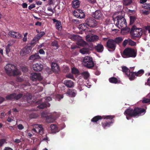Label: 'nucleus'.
Returning <instances> with one entry per match:
<instances>
[{
  "instance_id": "nucleus-1",
  "label": "nucleus",
  "mask_w": 150,
  "mask_h": 150,
  "mask_svg": "<svg viewBox=\"0 0 150 150\" xmlns=\"http://www.w3.org/2000/svg\"><path fill=\"white\" fill-rule=\"evenodd\" d=\"M146 112V110L144 108L135 107L134 109L131 108H127L124 114L126 115V119L129 120L132 117H138L141 115H144Z\"/></svg>"
},
{
  "instance_id": "nucleus-2",
  "label": "nucleus",
  "mask_w": 150,
  "mask_h": 150,
  "mask_svg": "<svg viewBox=\"0 0 150 150\" xmlns=\"http://www.w3.org/2000/svg\"><path fill=\"white\" fill-rule=\"evenodd\" d=\"M4 68L6 74L9 76H17L20 73L17 67L11 64H7Z\"/></svg>"
},
{
  "instance_id": "nucleus-3",
  "label": "nucleus",
  "mask_w": 150,
  "mask_h": 150,
  "mask_svg": "<svg viewBox=\"0 0 150 150\" xmlns=\"http://www.w3.org/2000/svg\"><path fill=\"white\" fill-rule=\"evenodd\" d=\"M137 55V51L134 49L129 47L125 48L121 53V55L124 58H134Z\"/></svg>"
},
{
  "instance_id": "nucleus-4",
  "label": "nucleus",
  "mask_w": 150,
  "mask_h": 150,
  "mask_svg": "<svg viewBox=\"0 0 150 150\" xmlns=\"http://www.w3.org/2000/svg\"><path fill=\"white\" fill-rule=\"evenodd\" d=\"M114 23L120 29H124L127 26L126 20L122 16H117L114 20Z\"/></svg>"
},
{
  "instance_id": "nucleus-5",
  "label": "nucleus",
  "mask_w": 150,
  "mask_h": 150,
  "mask_svg": "<svg viewBox=\"0 0 150 150\" xmlns=\"http://www.w3.org/2000/svg\"><path fill=\"white\" fill-rule=\"evenodd\" d=\"M130 33L132 38L134 39L135 38H139L142 36L143 32L142 28H137L133 26L131 28Z\"/></svg>"
},
{
  "instance_id": "nucleus-6",
  "label": "nucleus",
  "mask_w": 150,
  "mask_h": 150,
  "mask_svg": "<svg viewBox=\"0 0 150 150\" xmlns=\"http://www.w3.org/2000/svg\"><path fill=\"white\" fill-rule=\"evenodd\" d=\"M42 99H41L36 102L37 103L38 105L37 106L38 108L40 109H43L50 106V104L48 102L52 100V98L50 97H48L46 98L44 102H42Z\"/></svg>"
},
{
  "instance_id": "nucleus-7",
  "label": "nucleus",
  "mask_w": 150,
  "mask_h": 150,
  "mask_svg": "<svg viewBox=\"0 0 150 150\" xmlns=\"http://www.w3.org/2000/svg\"><path fill=\"white\" fill-rule=\"evenodd\" d=\"M83 64L84 66L89 68L93 67L94 66V63L91 57H85L83 61Z\"/></svg>"
},
{
  "instance_id": "nucleus-8",
  "label": "nucleus",
  "mask_w": 150,
  "mask_h": 150,
  "mask_svg": "<svg viewBox=\"0 0 150 150\" xmlns=\"http://www.w3.org/2000/svg\"><path fill=\"white\" fill-rule=\"evenodd\" d=\"M108 116H110V118H103V119H106L107 120H105V122H103L101 123L102 127L105 129L107 128L108 127H110L114 123V120L113 119V118L115 117L114 116L109 115Z\"/></svg>"
},
{
  "instance_id": "nucleus-9",
  "label": "nucleus",
  "mask_w": 150,
  "mask_h": 150,
  "mask_svg": "<svg viewBox=\"0 0 150 150\" xmlns=\"http://www.w3.org/2000/svg\"><path fill=\"white\" fill-rule=\"evenodd\" d=\"M85 22L88 26L91 28H94L98 24V22L93 17H88L85 19Z\"/></svg>"
},
{
  "instance_id": "nucleus-10",
  "label": "nucleus",
  "mask_w": 150,
  "mask_h": 150,
  "mask_svg": "<svg viewBox=\"0 0 150 150\" xmlns=\"http://www.w3.org/2000/svg\"><path fill=\"white\" fill-rule=\"evenodd\" d=\"M23 95L22 93H19L17 94L16 93H13L6 96V98L7 100H17L22 97Z\"/></svg>"
},
{
  "instance_id": "nucleus-11",
  "label": "nucleus",
  "mask_w": 150,
  "mask_h": 150,
  "mask_svg": "<svg viewBox=\"0 0 150 150\" xmlns=\"http://www.w3.org/2000/svg\"><path fill=\"white\" fill-rule=\"evenodd\" d=\"M116 45L113 39H109L106 42V47L108 49H110L112 51H114L116 48Z\"/></svg>"
},
{
  "instance_id": "nucleus-12",
  "label": "nucleus",
  "mask_w": 150,
  "mask_h": 150,
  "mask_svg": "<svg viewBox=\"0 0 150 150\" xmlns=\"http://www.w3.org/2000/svg\"><path fill=\"white\" fill-rule=\"evenodd\" d=\"M36 125L38 127L36 128H33L32 129V131L35 133H38L40 135H42L43 133L44 129L43 125H42L37 124Z\"/></svg>"
},
{
  "instance_id": "nucleus-13",
  "label": "nucleus",
  "mask_w": 150,
  "mask_h": 150,
  "mask_svg": "<svg viewBox=\"0 0 150 150\" xmlns=\"http://www.w3.org/2000/svg\"><path fill=\"white\" fill-rule=\"evenodd\" d=\"M30 78L32 80L35 81L37 80L40 81L42 79V77L40 73H32L31 74Z\"/></svg>"
},
{
  "instance_id": "nucleus-14",
  "label": "nucleus",
  "mask_w": 150,
  "mask_h": 150,
  "mask_svg": "<svg viewBox=\"0 0 150 150\" xmlns=\"http://www.w3.org/2000/svg\"><path fill=\"white\" fill-rule=\"evenodd\" d=\"M92 16L95 19H100L102 18L103 14L100 10H97L92 13Z\"/></svg>"
},
{
  "instance_id": "nucleus-15",
  "label": "nucleus",
  "mask_w": 150,
  "mask_h": 150,
  "mask_svg": "<svg viewBox=\"0 0 150 150\" xmlns=\"http://www.w3.org/2000/svg\"><path fill=\"white\" fill-rule=\"evenodd\" d=\"M110 116L103 115L101 116L100 115H97L93 117L91 120V121L93 122L96 123L99 120L102 119L107 118H109Z\"/></svg>"
},
{
  "instance_id": "nucleus-16",
  "label": "nucleus",
  "mask_w": 150,
  "mask_h": 150,
  "mask_svg": "<svg viewBox=\"0 0 150 150\" xmlns=\"http://www.w3.org/2000/svg\"><path fill=\"white\" fill-rule=\"evenodd\" d=\"M99 38L96 35H88L86 37V39L87 41L94 42L97 40Z\"/></svg>"
},
{
  "instance_id": "nucleus-17",
  "label": "nucleus",
  "mask_w": 150,
  "mask_h": 150,
  "mask_svg": "<svg viewBox=\"0 0 150 150\" xmlns=\"http://www.w3.org/2000/svg\"><path fill=\"white\" fill-rule=\"evenodd\" d=\"M33 69L35 71L38 72L42 71L43 68V65L40 63H36L33 65Z\"/></svg>"
},
{
  "instance_id": "nucleus-18",
  "label": "nucleus",
  "mask_w": 150,
  "mask_h": 150,
  "mask_svg": "<svg viewBox=\"0 0 150 150\" xmlns=\"http://www.w3.org/2000/svg\"><path fill=\"white\" fill-rule=\"evenodd\" d=\"M52 20L54 23H56L55 26L56 28L59 30H61L62 28L61 21L55 19H53Z\"/></svg>"
},
{
  "instance_id": "nucleus-19",
  "label": "nucleus",
  "mask_w": 150,
  "mask_h": 150,
  "mask_svg": "<svg viewBox=\"0 0 150 150\" xmlns=\"http://www.w3.org/2000/svg\"><path fill=\"white\" fill-rule=\"evenodd\" d=\"M95 49L98 52L100 53L103 51L104 48L103 45L100 43L98 44L95 47Z\"/></svg>"
},
{
  "instance_id": "nucleus-20",
  "label": "nucleus",
  "mask_w": 150,
  "mask_h": 150,
  "mask_svg": "<svg viewBox=\"0 0 150 150\" xmlns=\"http://www.w3.org/2000/svg\"><path fill=\"white\" fill-rule=\"evenodd\" d=\"M40 58V57L38 53H35L34 54L31 55L29 58V59L35 61Z\"/></svg>"
},
{
  "instance_id": "nucleus-21",
  "label": "nucleus",
  "mask_w": 150,
  "mask_h": 150,
  "mask_svg": "<svg viewBox=\"0 0 150 150\" xmlns=\"http://www.w3.org/2000/svg\"><path fill=\"white\" fill-rule=\"evenodd\" d=\"M88 27L86 23L81 24L79 25L78 26V28L81 30L85 32L88 31Z\"/></svg>"
},
{
  "instance_id": "nucleus-22",
  "label": "nucleus",
  "mask_w": 150,
  "mask_h": 150,
  "mask_svg": "<svg viewBox=\"0 0 150 150\" xmlns=\"http://www.w3.org/2000/svg\"><path fill=\"white\" fill-rule=\"evenodd\" d=\"M32 49L27 45L24 47L22 50L21 52L24 55H26L29 53L31 51Z\"/></svg>"
},
{
  "instance_id": "nucleus-23",
  "label": "nucleus",
  "mask_w": 150,
  "mask_h": 150,
  "mask_svg": "<svg viewBox=\"0 0 150 150\" xmlns=\"http://www.w3.org/2000/svg\"><path fill=\"white\" fill-rule=\"evenodd\" d=\"M51 68L52 71L55 73H57L59 71V68L57 64L53 62L51 65Z\"/></svg>"
},
{
  "instance_id": "nucleus-24",
  "label": "nucleus",
  "mask_w": 150,
  "mask_h": 150,
  "mask_svg": "<svg viewBox=\"0 0 150 150\" xmlns=\"http://www.w3.org/2000/svg\"><path fill=\"white\" fill-rule=\"evenodd\" d=\"M64 84L68 88L72 87L74 85V83L70 80H66L64 81Z\"/></svg>"
},
{
  "instance_id": "nucleus-25",
  "label": "nucleus",
  "mask_w": 150,
  "mask_h": 150,
  "mask_svg": "<svg viewBox=\"0 0 150 150\" xmlns=\"http://www.w3.org/2000/svg\"><path fill=\"white\" fill-rule=\"evenodd\" d=\"M67 93L68 94L69 96L71 97H74L76 95V91L75 90L69 89L67 91Z\"/></svg>"
},
{
  "instance_id": "nucleus-26",
  "label": "nucleus",
  "mask_w": 150,
  "mask_h": 150,
  "mask_svg": "<svg viewBox=\"0 0 150 150\" xmlns=\"http://www.w3.org/2000/svg\"><path fill=\"white\" fill-rule=\"evenodd\" d=\"M50 127L51 129V132L52 133H55L58 132L59 130L57 126L54 124H52L51 125Z\"/></svg>"
},
{
  "instance_id": "nucleus-27",
  "label": "nucleus",
  "mask_w": 150,
  "mask_h": 150,
  "mask_svg": "<svg viewBox=\"0 0 150 150\" xmlns=\"http://www.w3.org/2000/svg\"><path fill=\"white\" fill-rule=\"evenodd\" d=\"M127 76L130 80H134L136 78L135 77L136 76L135 72L130 71L129 75Z\"/></svg>"
},
{
  "instance_id": "nucleus-28",
  "label": "nucleus",
  "mask_w": 150,
  "mask_h": 150,
  "mask_svg": "<svg viewBox=\"0 0 150 150\" xmlns=\"http://www.w3.org/2000/svg\"><path fill=\"white\" fill-rule=\"evenodd\" d=\"M45 33L44 31H41L37 35V37H35L33 38V40H35L36 39V40H38L41 37L45 35Z\"/></svg>"
},
{
  "instance_id": "nucleus-29",
  "label": "nucleus",
  "mask_w": 150,
  "mask_h": 150,
  "mask_svg": "<svg viewBox=\"0 0 150 150\" xmlns=\"http://www.w3.org/2000/svg\"><path fill=\"white\" fill-rule=\"evenodd\" d=\"M122 71L125 74L127 75H129L130 74V70L129 69L125 66H122Z\"/></svg>"
},
{
  "instance_id": "nucleus-30",
  "label": "nucleus",
  "mask_w": 150,
  "mask_h": 150,
  "mask_svg": "<svg viewBox=\"0 0 150 150\" xmlns=\"http://www.w3.org/2000/svg\"><path fill=\"white\" fill-rule=\"evenodd\" d=\"M109 81L112 83L116 84L118 82V80L116 77H114L110 78L109 79Z\"/></svg>"
},
{
  "instance_id": "nucleus-31",
  "label": "nucleus",
  "mask_w": 150,
  "mask_h": 150,
  "mask_svg": "<svg viewBox=\"0 0 150 150\" xmlns=\"http://www.w3.org/2000/svg\"><path fill=\"white\" fill-rule=\"evenodd\" d=\"M72 6L74 8H78L79 6V0H76L72 2Z\"/></svg>"
},
{
  "instance_id": "nucleus-32",
  "label": "nucleus",
  "mask_w": 150,
  "mask_h": 150,
  "mask_svg": "<svg viewBox=\"0 0 150 150\" xmlns=\"http://www.w3.org/2000/svg\"><path fill=\"white\" fill-rule=\"evenodd\" d=\"M77 45L81 46H84L86 45V42L83 40L81 39L78 40L76 42Z\"/></svg>"
},
{
  "instance_id": "nucleus-33",
  "label": "nucleus",
  "mask_w": 150,
  "mask_h": 150,
  "mask_svg": "<svg viewBox=\"0 0 150 150\" xmlns=\"http://www.w3.org/2000/svg\"><path fill=\"white\" fill-rule=\"evenodd\" d=\"M114 40L115 42L116 45L117 44H119L121 42L123 39L122 37H118L115 38Z\"/></svg>"
},
{
  "instance_id": "nucleus-34",
  "label": "nucleus",
  "mask_w": 150,
  "mask_h": 150,
  "mask_svg": "<svg viewBox=\"0 0 150 150\" xmlns=\"http://www.w3.org/2000/svg\"><path fill=\"white\" fill-rule=\"evenodd\" d=\"M52 46H53L54 50L57 49L59 47L58 44L56 40H54L52 43Z\"/></svg>"
},
{
  "instance_id": "nucleus-35",
  "label": "nucleus",
  "mask_w": 150,
  "mask_h": 150,
  "mask_svg": "<svg viewBox=\"0 0 150 150\" xmlns=\"http://www.w3.org/2000/svg\"><path fill=\"white\" fill-rule=\"evenodd\" d=\"M89 51V49L88 48L84 47L80 50V52L83 54L88 53Z\"/></svg>"
},
{
  "instance_id": "nucleus-36",
  "label": "nucleus",
  "mask_w": 150,
  "mask_h": 150,
  "mask_svg": "<svg viewBox=\"0 0 150 150\" xmlns=\"http://www.w3.org/2000/svg\"><path fill=\"white\" fill-rule=\"evenodd\" d=\"M81 75L85 79H87L89 76V74L88 71H84L81 73Z\"/></svg>"
},
{
  "instance_id": "nucleus-37",
  "label": "nucleus",
  "mask_w": 150,
  "mask_h": 150,
  "mask_svg": "<svg viewBox=\"0 0 150 150\" xmlns=\"http://www.w3.org/2000/svg\"><path fill=\"white\" fill-rule=\"evenodd\" d=\"M132 3V0H123V4L124 5L126 6L130 5Z\"/></svg>"
},
{
  "instance_id": "nucleus-38",
  "label": "nucleus",
  "mask_w": 150,
  "mask_h": 150,
  "mask_svg": "<svg viewBox=\"0 0 150 150\" xmlns=\"http://www.w3.org/2000/svg\"><path fill=\"white\" fill-rule=\"evenodd\" d=\"M135 72L136 75L137 76H141L144 73V71L143 69H140L137 72Z\"/></svg>"
},
{
  "instance_id": "nucleus-39",
  "label": "nucleus",
  "mask_w": 150,
  "mask_h": 150,
  "mask_svg": "<svg viewBox=\"0 0 150 150\" xmlns=\"http://www.w3.org/2000/svg\"><path fill=\"white\" fill-rule=\"evenodd\" d=\"M16 32L13 31H10L8 33V35L10 37L16 38Z\"/></svg>"
},
{
  "instance_id": "nucleus-40",
  "label": "nucleus",
  "mask_w": 150,
  "mask_h": 150,
  "mask_svg": "<svg viewBox=\"0 0 150 150\" xmlns=\"http://www.w3.org/2000/svg\"><path fill=\"white\" fill-rule=\"evenodd\" d=\"M54 121L53 119L51 116H48L47 117L46 119V122L48 123H51Z\"/></svg>"
},
{
  "instance_id": "nucleus-41",
  "label": "nucleus",
  "mask_w": 150,
  "mask_h": 150,
  "mask_svg": "<svg viewBox=\"0 0 150 150\" xmlns=\"http://www.w3.org/2000/svg\"><path fill=\"white\" fill-rule=\"evenodd\" d=\"M38 41V40H36V39L34 40H33L32 42L28 44L27 46L30 47H31V49H32V48L35 45V42Z\"/></svg>"
},
{
  "instance_id": "nucleus-42",
  "label": "nucleus",
  "mask_w": 150,
  "mask_h": 150,
  "mask_svg": "<svg viewBox=\"0 0 150 150\" xmlns=\"http://www.w3.org/2000/svg\"><path fill=\"white\" fill-rule=\"evenodd\" d=\"M142 7L145 9L150 10V3H146L143 4Z\"/></svg>"
},
{
  "instance_id": "nucleus-43",
  "label": "nucleus",
  "mask_w": 150,
  "mask_h": 150,
  "mask_svg": "<svg viewBox=\"0 0 150 150\" xmlns=\"http://www.w3.org/2000/svg\"><path fill=\"white\" fill-rule=\"evenodd\" d=\"M130 18V24L131 25L136 20V18L134 16H130L129 17Z\"/></svg>"
},
{
  "instance_id": "nucleus-44",
  "label": "nucleus",
  "mask_w": 150,
  "mask_h": 150,
  "mask_svg": "<svg viewBox=\"0 0 150 150\" xmlns=\"http://www.w3.org/2000/svg\"><path fill=\"white\" fill-rule=\"evenodd\" d=\"M6 53L8 56H9V53L10 52V49L9 47V45L8 44L6 47Z\"/></svg>"
},
{
  "instance_id": "nucleus-45",
  "label": "nucleus",
  "mask_w": 150,
  "mask_h": 150,
  "mask_svg": "<svg viewBox=\"0 0 150 150\" xmlns=\"http://www.w3.org/2000/svg\"><path fill=\"white\" fill-rule=\"evenodd\" d=\"M141 13L143 15H147L150 13V12L149 11H147L145 10H142L141 11Z\"/></svg>"
},
{
  "instance_id": "nucleus-46",
  "label": "nucleus",
  "mask_w": 150,
  "mask_h": 150,
  "mask_svg": "<svg viewBox=\"0 0 150 150\" xmlns=\"http://www.w3.org/2000/svg\"><path fill=\"white\" fill-rule=\"evenodd\" d=\"M142 103H149L150 104V98H144L142 100Z\"/></svg>"
},
{
  "instance_id": "nucleus-47",
  "label": "nucleus",
  "mask_w": 150,
  "mask_h": 150,
  "mask_svg": "<svg viewBox=\"0 0 150 150\" xmlns=\"http://www.w3.org/2000/svg\"><path fill=\"white\" fill-rule=\"evenodd\" d=\"M128 44L131 46H133L136 45V43L134 41H132L130 39H129Z\"/></svg>"
},
{
  "instance_id": "nucleus-48",
  "label": "nucleus",
  "mask_w": 150,
  "mask_h": 150,
  "mask_svg": "<svg viewBox=\"0 0 150 150\" xmlns=\"http://www.w3.org/2000/svg\"><path fill=\"white\" fill-rule=\"evenodd\" d=\"M38 115L34 112L32 113L30 115V117L33 118H36L38 117Z\"/></svg>"
},
{
  "instance_id": "nucleus-49",
  "label": "nucleus",
  "mask_w": 150,
  "mask_h": 150,
  "mask_svg": "<svg viewBox=\"0 0 150 150\" xmlns=\"http://www.w3.org/2000/svg\"><path fill=\"white\" fill-rule=\"evenodd\" d=\"M71 71L72 73L74 74H78L79 72V70L75 68H72L71 69Z\"/></svg>"
},
{
  "instance_id": "nucleus-50",
  "label": "nucleus",
  "mask_w": 150,
  "mask_h": 150,
  "mask_svg": "<svg viewBox=\"0 0 150 150\" xmlns=\"http://www.w3.org/2000/svg\"><path fill=\"white\" fill-rule=\"evenodd\" d=\"M6 142V140L4 139H0V147L2 146L3 144Z\"/></svg>"
},
{
  "instance_id": "nucleus-51",
  "label": "nucleus",
  "mask_w": 150,
  "mask_h": 150,
  "mask_svg": "<svg viewBox=\"0 0 150 150\" xmlns=\"http://www.w3.org/2000/svg\"><path fill=\"white\" fill-rule=\"evenodd\" d=\"M16 38L20 39L22 38L23 37L22 35L18 32H16Z\"/></svg>"
},
{
  "instance_id": "nucleus-52",
  "label": "nucleus",
  "mask_w": 150,
  "mask_h": 150,
  "mask_svg": "<svg viewBox=\"0 0 150 150\" xmlns=\"http://www.w3.org/2000/svg\"><path fill=\"white\" fill-rule=\"evenodd\" d=\"M56 98L58 100H59L63 98V96L62 95L57 94L56 95Z\"/></svg>"
},
{
  "instance_id": "nucleus-53",
  "label": "nucleus",
  "mask_w": 150,
  "mask_h": 150,
  "mask_svg": "<svg viewBox=\"0 0 150 150\" xmlns=\"http://www.w3.org/2000/svg\"><path fill=\"white\" fill-rule=\"evenodd\" d=\"M129 42V39L127 40H125L122 43V45L124 47L126 46L127 44H128Z\"/></svg>"
},
{
  "instance_id": "nucleus-54",
  "label": "nucleus",
  "mask_w": 150,
  "mask_h": 150,
  "mask_svg": "<svg viewBox=\"0 0 150 150\" xmlns=\"http://www.w3.org/2000/svg\"><path fill=\"white\" fill-rule=\"evenodd\" d=\"M22 71L24 72H26L28 71L27 67L25 66H23L22 67Z\"/></svg>"
},
{
  "instance_id": "nucleus-55",
  "label": "nucleus",
  "mask_w": 150,
  "mask_h": 150,
  "mask_svg": "<svg viewBox=\"0 0 150 150\" xmlns=\"http://www.w3.org/2000/svg\"><path fill=\"white\" fill-rule=\"evenodd\" d=\"M79 18H83L85 17V15L83 12L79 14Z\"/></svg>"
},
{
  "instance_id": "nucleus-56",
  "label": "nucleus",
  "mask_w": 150,
  "mask_h": 150,
  "mask_svg": "<svg viewBox=\"0 0 150 150\" xmlns=\"http://www.w3.org/2000/svg\"><path fill=\"white\" fill-rule=\"evenodd\" d=\"M73 14L77 18H79V14L78 13V12H77L76 11V10H75L73 12Z\"/></svg>"
},
{
  "instance_id": "nucleus-57",
  "label": "nucleus",
  "mask_w": 150,
  "mask_h": 150,
  "mask_svg": "<svg viewBox=\"0 0 150 150\" xmlns=\"http://www.w3.org/2000/svg\"><path fill=\"white\" fill-rule=\"evenodd\" d=\"M35 4H31L28 6V8L30 10L32 8H35Z\"/></svg>"
},
{
  "instance_id": "nucleus-58",
  "label": "nucleus",
  "mask_w": 150,
  "mask_h": 150,
  "mask_svg": "<svg viewBox=\"0 0 150 150\" xmlns=\"http://www.w3.org/2000/svg\"><path fill=\"white\" fill-rule=\"evenodd\" d=\"M38 52L40 54H45V52L44 51V50H43V49H41L39 50L38 51Z\"/></svg>"
},
{
  "instance_id": "nucleus-59",
  "label": "nucleus",
  "mask_w": 150,
  "mask_h": 150,
  "mask_svg": "<svg viewBox=\"0 0 150 150\" xmlns=\"http://www.w3.org/2000/svg\"><path fill=\"white\" fill-rule=\"evenodd\" d=\"M24 127L21 124H19L18 125V128L19 130H22Z\"/></svg>"
},
{
  "instance_id": "nucleus-60",
  "label": "nucleus",
  "mask_w": 150,
  "mask_h": 150,
  "mask_svg": "<svg viewBox=\"0 0 150 150\" xmlns=\"http://www.w3.org/2000/svg\"><path fill=\"white\" fill-rule=\"evenodd\" d=\"M54 0H49L48 1V4L49 5L54 4Z\"/></svg>"
},
{
  "instance_id": "nucleus-61",
  "label": "nucleus",
  "mask_w": 150,
  "mask_h": 150,
  "mask_svg": "<svg viewBox=\"0 0 150 150\" xmlns=\"http://www.w3.org/2000/svg\"><path fill=\"white\" fill-rule=\"evenodd\" d=\"M28 5L26 3H24L22 4V6L23 8H26L27 7Z\"/></svg>"
},
{
  "instance_id": "nucleus-62",
  "label": "nucleus",
  "mask_w": 150,
  "mask_h": 150,
  "mask_svg": "<svg viewBox=\"0 0 150 150\" xmlns=\"http://www.w3.org/2000/svg\"><path fill=\"white\" fill-rule=\"evenodd\" d=\"M72 22L74 23L77 24L79 23V21L77 19H73L72 20Z\"/></svg>"
},
{
  "instance_id": "nucleus-63",
  "label": "nucleus",
  "mask_w": 150,
  "mask_h": 150,
  "mask_svg": "<svg viewBox=\"0 0 150 150\" xmlns=\"http://www.w3.org/2000/svg\"><path fill=\"white\" fill-rule=\"evenodd\" d=\"M16 81L18 82H21L23 81V79L20 77H18L16 79Z\"/></svg>"
},
{
  "instance_id": "nucleus-64",
  "label": "nucleus",
  "mask_w": 150,
  "mask_h": 150,
  "mask_svg": "<svg viewBox=\"0 0 150 150\" xmlns=\"http://www.w3.org/2000/svg\"><path fill=\"white\" fill-rule=\"evenodd\" d=\"M146 30L148 31L149 33H150V26H147L146 27Z\"/></svg>"
}]
</instances>
